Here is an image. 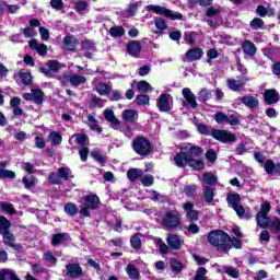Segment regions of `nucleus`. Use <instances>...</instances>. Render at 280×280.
<instances>
[{"instance_id": "obj_1", "label": "nucleus", "mask_w": 280, "mask_h": 280, "mask_svg": "<svg viewBox=\"0 0 280 280\" xmlns=\"http://www.w3.org/2000/svg\"><path fill=\"white\" fill-rule=\"evenodd\" d=\"M208 242L218 250L229 253L231 250V236L222 230H213L208 234Z\"/></svg>"}, {"instance_id": "obj_2", "label": "nucleus", "mask_w": 280, "mask_h": 280, "mask_svg": "<svg viewBox=\"0 0 280 280\" xmlns=\"http://www.w3.org/2000/svg\"><path fill=\"white\" fill-rule=\"evenodd\" d=\"M158 222L164 231H176L180 229V212L168 210L158 218Z\"/></svg>"}, {"instance_id": "obj_3", "label": "nucleus", "mask_w": 280, "mask_h": 280, "mask_svg": "<svg viewBox=\"0 0 280 280\" xmlns=\"http://www.w3.org/2000/svg\"><path fill=\"white\" fill-rule=\"evenodd\" d=\"M174 163L177 167H185V165H188V167H191V170H195L196 172L205 170V161L187 158V153H177L174 156Z\"/></svg>"}, {"instance_id": "obj_4", "label": "nucleus", "mask_w": 280, "mask_h": 280, "mask_svg": "<svg viewBox=\"0 0 280 280\" xmlns=\"http://www.w3.org/2000/svg\"><path fill=\"white\" fill-rule=\"evenodd\" d=\"M100 208V197L97 195H88L81 199L80 206V214L83 218H89L91 215V211H95V209Z\"/></svg>"}, {"instance_id": "obj_5", "label": "nucleus", "mask_w": 280, "mask_h": 280, "mask_svg": "<svg viewBox=\"0 0 280 280\" xmlns=\"http://www.w3.org/2000/svg\"><path fill=\"white\" fill-rule=\"evenodd\" d=\"M132 149L139 156H148L152 152V142L145 137H138L132 141Z\"/></svg>"}, {"instance_id": "obj_6", "label": "nucleus", "mask_w": 280, "mask_h": 280, "mask_svg": "<svg viewBox=\"0 0 280 280\" xmlns=\"http://www.w3.org/2000/svg\"><path fill=\"white\" fill-rule=\"evenodd\" d=\"M147 10L149 12H154L155 14H160V15L164 14V16H166V19H171V21H182L183 19V14L178 12H174L161 5L150 4V5H147Z\"/></svg>"}, {"instance_id": "obj_7", "label": "nucleus", "mask_w": 280, "mask_h": 280, "mask_svg": "<svg viewBox=\"0 0 280 280\" xmlns=\"http://www.w3.org/2000/svg\"><path fill=\"white\" fill-rule=\"evenodd\" d=\"M210 135L221 143H235L237 141V137L234 133L224 129H212Z\"/></svg>"}, {"instance_id": "obj_8", "label": "nucleus", "mask_w": 280, "mask_h": 280, "mask_svg": "<svg viewBox=\"0 0 280 280\" xmlns=\"http://www.w3.org/2000/svg\"><path fill=\"white\" fill-rule=\"evenodd\" d=\"M180 150L179 154H186L187 159H198V156H202L205 152L202 148L191 143L182 144Z\"/></svg>"}, {"instance_id": "obj_9", "label": "nucleus", "mask_w": 280, "mask_h": 280, "mask_svg": "<svg viewBox=\"0 0 280 280\" xmlns=\"http://www.w3.org/2000/svg\"><path fill=\"white\" fill-rule=\"evenodd\" d=\"M246 82H248V77L246 75L237 77V80L235 79L226 80V84L230 91H234L236 93H240V91H244V86H246Z\"/></svg>"}, {"instance_id": "obj_10", "label": "nucleus", "mask_w": 280, "mask_h": 280, "mask_svg": "<svg viewBox=\"0 0 280 280\" xmlns=\"http://www.w3.org/2000/svg\"><path fill=\"white\" fill-rule=\"evenodd\" d=\"M182 95L186 100L183 102V106H190L191 108H198V102L196 101V94L191 92V89L184 88L182 90Z\"/></svg>"}, {"instance_id": "obj_11", "label": "nucleus", "mask_w": 280, "mask_h": 280, "mask_svg": "<svg viewBox=\"0 0 280 280\" xmlns=\"http://www.w3.org/2000/svg\"><path fill=\"white\" fill-rule=\"evenodd\" d=\"M166 244L170 246L173 250H180L183 248V245L185 244V240L180 237L178 234H168L166 237Z\"/></svg>"}, {"instance_id": "obj_12", "label": "nucleus", "mask_w": 280, "mask_h": 280, "mask_svg": "<svg viewBox=\"0 0 280 280\" xmlns=\"http://www.w3.org/2000/svg\"><path fill=\"white\" fill-rule=\"evenodd\" d=\"M1 235L4 246H9V248H13L14 250H19V248H21V245L16 244V237L12 232H10V230L1 232Z\"/></svg>"}, {"instance_id": "obj_13", "label": "nucleus", "mask_w": 280, "mask_h": 280, "mask_svg": "<svg viewBox=\"0 0 280 280\" xmlns=\"http://www.w3.org/2000/svg\"><path fill=\"white\" fill-rule=\"evenodd\" d=\"M183 209L186 212L187 220H190L191 222L198 221L199 213L198 210L194 209V203L191 201L185 202Z\"/></svg>"}, {"instance_id": "obj_14", "label": "nucleus", "mask_w": 280, "mask_h": 280, "mask_svg": "<svg viewBox=\"0 0 280 280\" xmlns=\"http://www.w3.org/2000/svg\"><path fill=\"white\" fill-rule=\"evenodd\" d=\"M79 45L80 40H78L75 36L67 35L63 37V49H66L67 51H75Z\"/></svg>"}, {"instance_id": "obj_15", "label": "nucleus", "mask_w": 280, "mask_h": 280, "mask_svg": "<svg viewBox=\"0 0 280 280\" xmlns=\"http://www.w3.org/2000/svg\"><path fill=\"white\" fill-rule=\"evenodd\" d=\"M158 108L161 113H170L172 107L170 106V95L161 94L158 98Z\"/></svg>"}, {"instance_id": "obj_16", "label": "nucleus", "mask_w": 280, "mask_h": 280, "mask_svg": "<svg viewBox=\"0 0 280 280\" xmlns=\"http://www.w3.org/2000/svg\"><path fill=\"white\" fill-rule=\"evenodd\" d=\"M141 49V42L139 40H131L127 45V52L129 54V56H132V58H139Z\"/></svg>"}, {"instance_id": "obj_17", "label": "nucleus", "mask_w": 280, "mask_h": 280, "mask_svg": "<svg viewBox=\"0 0 280 280\" xmlns=\"http://www.w3.org/2000/svg\"><path fill=\"white\" fill-rule=\"evenodd\" d=\"M242 51L245 56L253 58L257 54V46H255V43L246 39L242 44Z\"/></svg>"}, {"instance_id": "obj_18", "label": "nucleus", "mask_w": 280, "mask_h": 280, "mask_svg": "<svg viewBox=\"0 0 280 280\" xmlns=\"http://www.w3.org/2000/svg\"><path fill=\"white\" fill-rule=\"evenodd\" d=\"M103 115L106 121H109V124H112V128H114V130H119V126L121 125V122L115 117V113L113 112V109H105Z\"/></svg>"}, {"instance_id": "obj_19", "label": "nucleus", "mask_w": 280, "mask_h": 280, "mask_svg": "<svg viewBox=\"0 0 280 280\" xmlns=\"http://www.w3.org/2000/svg\"><path fill=\"white\" fill-rule=\"evenodd\" d=\"M75 141V143L78 145H80V148H86L89 147V136L84 135V133H74L73 136H71V138L69 139V143L70 145L72 144V141Z\"/></svg>"}, {"instance_id": "obj_20", "label": "nucleus", "mask_w": 280, "mask_h": 280, "mask_svg": "<svg viewBox=\"0 0 280 280\" xmlns=\"http://www.w3.org/2000/svg\"><path fill=\"white\" fill-rule=\"evenodd\" d=\"M66 275L71 277V279H75V277H81L82 275V267L80 264H70L66 266Z\"/></svg>"}, {"instance_id": "obj_21", "label": "nucleus", "mask_w": 280, "mask_h": 280, "mask_svg": "<svg viewBox=\"0 0 280 280\" xmlns=\"http://www.w3.org/2000/svg\"><path fill=\"white\" fill-rule=\"evenodd\" d=\"M265 102L266 104L272 105L277 104L279 102V92L277 90L271 89V90H266L264 93Z\"/></svg>"}, {"instance_id": "obj_22", "label": "nucleus", "mask_w": 280, "mask_h": 280, "mask_svg": "<svg viewBox=\"0 0 280 280\" xmlns=\"http://www.w3.org/2000/svg\"><path fill=\"white\" fill-rule=\"evenodd\" d=\"M247 108H259V98L255 96H243L238 98Z\"/></svg>"}, {"instance_id": "obj_23", "label": "nucleus", "mask_w": 280, "mask_h": 280, "mask_svg": "<svg viewBox=\"0 0 280 280\" xmlns=\"http://www.w3.org/2000/svg\"><path fill=\"white\" fill-rule=\"evenodd\" d=\"M30 48L35 49L39 56H47V45L38 44V40L31 39L28 42Z\"/></svg>"}, {"instance_id": "obj_24", "label": "nucleus", "mask_w": 280, "mask_h": 280, "mask_svg": "<svg viewBox=\"0 0 280 280\" xmlns=\"http://www.w3.org/2000/svg\"><path fill=\"white\" fill-rule=\"evenodd\" d=\"M143 237L142 233H136L130 237V245L131 248L135 250H141V246H143V243L141 242V238Z\"/></svg>"}, {"instance_id": "obj_25", "label": "nucleus", "mask_w": 280, "mask_h": 280, "mask_svg": "<svg viewBox=\"0 0 280 280\" xmlns=\"http://www.w3.org/2000/svg\"><path fill=\"white\" fill-rule=\"evenodd\" d=\"M31 93H33V102L34 104L40 105L43 102H45V93L43 90L38 88H33L31 90Z\"/></svg>"}, {"instance_id": "obj_26", "label": "nucleus", "mask_w": 280, "mask_h": 280, "mask_svg": "<svg viewBox=\"0 0 280 280\" xmlns=\"http://www.w3.org/2000/svg\"><path fill=\"white\" fill-rule=\"evenodd\" d=\"M202 54L201 48H191L186 52V58L194 62L195 60H200V58H202Z\"/></svg>"}, {"instance_id": "obj_27", "label": "nucleus", "mask_w": 280, "mask_h": 280, "mask_svg": "<svg viewBox=\"0 0 280 280\" xmlns=\"http://www.w3.org/2000/svg\"><path fill=\"white\" fill-rule=\"evenodd\" d=\"M67 240H69V233L54 234L51 238V246H60V244H65Z\"/></svg>"}, {"instance_id": "obj_28", "label": "nucleus", "mask_w": 280, "mask_h": 280, "mask_svg": "<svg viewBox=\"0 0 280 280\" xmlns=\"http://www.w3.org/2000/svg\"><path fill=\"white\" fill-rule=\"evenodd\" d=\"M138 117L139 114H137V110L135 109H126L125 112H122V119L125 121H128L129 124H135Z\"/></svg>"}, {"instance_id": "obj_29", "label": "nucleus", "mask_w": 280, "mask_h": 280, "mask_svg": "<svg viewBox=\"0 0 280 280\" xmlns=\"http://www.w3.org/2000/svg\"><path fill=\"white\" fill-rule=\"evenodd\" d=\"M199 180L206 183V185H218V175L211 172L203 173L202 178H199Z\"/></svg>"}, {"instance_id": "obj_30", "label": "nucleus", "mask_w": 280, "mask_h": 280, "mask_svg": "<svg viewBox=\"0 0 280 280\" xmlns=\"http://www.w3.org/2000/svg\"><path fill=\"white\" fill-rule=\"evenodd\" d=\"M256 222L260 229H267L270 225V218H268V214L257 213Z\"/></svg>"}, {"instance_id": "obj_31", "label": "nucleus", "mask_w": 280, "mask_h": 280, "mask_svg": "<svg viewBox=\"0 0 280 280\" xmlns=\"http://www.w3.org/2000/svg\"><path fill=\"white\" fill-rule=\"evenodd\" d=\"M88 126L90 129H92L94 132H98V135L102 132V127L100 126V121L93 117V115H88Z\"/></svg>"}, {"instance_id": "obj_32", "label": "nucleus", "mask_w": 280, "mask_h": 280, "mask_svg": "<svg viewBox=\"0 0 280 280\" xmlns=\"http://www.w3.org/2000/svg\"><path fill=\"white\" fill-rule=\"evenodd\" d=\"M222 272H224V275H228L229 277H232V279H240V269L233 266H223Z\"/></svg>"}, {"instance_id": "obj_33", "label": "nucleus", "mask_w": 280, "mask_h": 280, "mask_svg": "<svg viewBox=\"0 0 280 280\" xmlns=\"http://www.w3.org/2000/svg\"><path fill=\"white\" fill-rule=\"evenodd\" d=\"M137 10H139V2L130 3L128 8L122 11V16L125 19H130V16H135V14H137Z\"/></svg>"}, {"instance_id": "obj_34", "label": "nucleus", "mask_w": 280, "mask_h": 280, "mask_svg": "<svg viewBox=\"0 0 280 280\" xmlns=\"http://www.w3.org/2000/svg\"><path fill=\"white\" fill-rule=\"evenodd\" d=\"M143 176V171L140 168H130L127 171V178L135 183V180H138V178H141Z\"/></svg>"}, {"instance_id": "obj_35", "label": "nucleus", "mask_w": 280, "mask_h": 280, "mask_svg": "<svg viewBox=\"0 0 280 280\" xmlns=\"http://www.w3.org/2000/svg\"><path fill=\"white\" fill-rule=\"evenodd\" d=\"M203 198L207 203L213 202V198H215V189L210 186L203 187Z\"/></svg>"}, {"instance_id": "obj_36", "label": "nucleus", "mask_w": 280, "mask_h": 280, "mask_svg": "<svg viewBox=\"0 0 280 280\" xmlns=\"http://www.w3.org/2000/svg\"><path fill=\"white\" fill-rule=\"evenodd\" d=\"M106 100L100 98L97 95H92L90 100L91 108H104Z\"/></svg>"}, {"instance_id": "obj_37", "label": "nucleus", "mask_w": 280, "mask_h": 280, "mask_svg": "<svg viewBox=\"0 0 280 280\" xmlns=\"http://www.w3.org/2000/svg\"><path fill=\"white\" fill-rule=\"evenodd\" d=\"M150 198L153 202H170V197L159 194L156 190L150 191Z\"/></svg>"}, {"instance_id": "obj_38", "label": "nucleus", "mask_w": 280, "mask_h": 280, "mask_svg": "<svg viewBox=\"0 0 280 280\" xmlns=\"http://www.w3.org/2000/svg\"><path fill=\"white\" fill-rule=\"evenodd\" d=\"M153 241L154 244H156V246L159 247V250L162 255L170 254V245L167 246V244H165V242H163L160 237H154Z\"/></svg>"}, {"instance_id": "obj_39", "label": "nucleus", "mask_w": 280, "mask_h": 280, "mask_svg": "<svg viewBox=\"0 0 280 280\" xmlns=\"http://www.w3.org/2000/svg\"><path fill=\"white\" fill-rule=\"evenodd\" d=\"M126 272L128 275V277L132 280H138L140 279L141 275L139 273V270L137 269V267H135V265L129 264L126 268Z\"/></svg>"}, {"instance_id": "obj_40", "label": "nucleus", "mask_w": 280, "mask_h": 280, "mask_svg": "<svg viewBox=\"0 0 280 280\" xmlns=\"http://www.w3.org/2000/svg\"><path fill=\"white\" fill-rule=\"evenodd\" d=\"M226 200L229 207H232V209H234L235 207H238V205H241L240 202L242 200V197H240V194L228 195Z\"/></svg>"}, {"instance_id": "obj_41", "label": "nucleus", "mask_w": 280, "mask_h": 280, "mask_svg": "<svg viewBox=\"0 0 280 280\" xmlns=\"http://www.w3.org/2000/svg\"><path fill=\"white\" fill-rule=\"evenodd\" d=\"M95 91L100 95H108V93L112 91V88L107 83H97L95 85Z\"/></svg>"}, {"instance_id": "obj_42", "label": "nucleus", "mask_w": 280, "mask_h": 280, "mask_svg": "<svg viewBox=\"0 0 280 280\" xmlns=\"http://www.w3.org/2000/svg\"><path fill=\"white\" fill-rule=\"evenodd\" d=\"M184 268L185 266L183 265V262L178 261L175 258L171 259V269L173 270V272H175V275H180Z\"/></svg>"}, {"instance_id": "obj_43", "label": "nucleus", "mask_w": 280, "mask_h": 280, "mask_svg": "<svg viewBox=\"0 0 280 280\" xmlns=\"http://www.w3.org/2000/svg\"><path fill=\"white\" fill-rule=\"evenodd\" d=\"M126 34V30L122 26H114L109 30V35L113 38H121Z\"/></svg>"}, {"instance_id": "obj_44", "label": "nucleus", "mask_w": 280, "mask_h": 280, "mask_svg": "<svg viewBox=\"0 0 280 280\" xmlns=\"http://www.w3.org/2000/svg\"><path fill=\"white\" fill-rule=\"evenodd\" d=\"M81 47L83 51H92V52L97 51V48L95 47V43L93 40L85 39L81 42Z\"/></svg>"}, {"instance_id": "obj_45", "label": "nucleus", "mask_w": 280, "mask_h": 280, "mask_svg": "<svg viewBox=\"0 0 280 280\" xmlns=\"http://www.w3.org/2000/svg\"><path fill=\"white\" fill-rule=\"evenodd\" d=\"M69 82L72 86H80V84H84L86 82V78L83 75L74 74L70 77Z\"/></svg>"}, {"instance_id": "obj_46", "label": "nucleus", "mask_w": 280, "mask_h": 280, "mask_svg": "<svg viewBox=\"0 0 280 280\" xmlns=\"http://www.w3.org/2000/svg\"><path fill=\"white\" fill-rule=\"evenodd\" d=\"M91 156H93L96 160V162L100 163L101 165H104L106 161H108V158L102 154V152H100L98 150L92 151Z\"/></svg>"}, {"instance_id": "obj_47", "label": "nucleus", "mask_w": 280, "mask_h": 280, "mask_svg": "<svg viewBox=\"0 0 280 280\" xmlns=\"http://www.w3.org/2000/svg\"><path fill=\"white\" fill-rule=\"evenodd\" d=\"M58 174L61 180H69V178H73L71 174V168L69 167H60L58 168Z\"/></svg>"}, {"instance_id": "obj_48", "label": "nucleus", "mask_w": 280, "mask_h": 280, "mask_svg": "<svg viewBox=\"0 0 280 280\" xmlns=\"http://www.w3.org/2000/svg\"><path fill=\"white\" fill-rule=\"evenodd\" d=\"M78 206H75V203L69 202L65 205V212L68 215H71L72 218L78 215Z\"/></svg>"}, {"instance_id": "obj_49", "label": "nucleus", "mask_w": 280, "mask_h": 280, "mask_svg": "<svg viewBox=\"0 0 280 280\" xmlns=\"http://www.w3.org/2000/svg\"><path fill=\"white\" fill-rule=\"evenodd\" d=\"M198 100H199V102H202L203 104L209 102V100H211V91H209L205 88L201 89L198 94Z\"/></svg>"}, {"instance_id": "obj_50", "label": "nucleus", "mask_w": 280, "mask_h": 280, "mask_svg": "<svg viewBox=\"0 0 280 280\" xmlns=\"http://www.w3.org/2000/svg\"><path fill=\"white\" fill-rule=\"evenodd\" d=\"M49 141H51L52 145H60L62 143V136L57 131H51L48 136Z\"/></svg>"}, {"instance_id": "obj_51", "label": "nucleus", "mask_w": 280, "mask_h": 280, "mask_svg": "<svg viewBox=\"0 0 280 280\" xmlns=\"http://www.w3.org/2000/svg\"><path fill=\"white\" fill-rule=\"evenodd\" d=\"M138 91H142V93H152L153 89L148 81H139L137 83Z\"/></svg>"}, {"instance_id": "obj_52", "label": "nucleus", "mask_w": 280, "mask_h": 280, "mask_svg": "<svg viewBox=\"0 0 280 280\" xmlns=\"http://www.w3.org/2000/svg\"><path fill=\"white\" fill-rule=\"evenodd\" d=\"M198 190L197 185H187L184 187V194L188 198H194L196 196V191Z\"/></svg>"}, {"instance_id": "obj_53", "label": "nucleus", "mask_w": 280, "mask_h": 280, "mask_svg": "<svg viewBox=\"0 0 280 280\" xmlns=\"http://www.w3.org/2000/svg\"><path fill=\"white\" fill-rule=\"evenodd\" d=\"M11 226H12V223L10 222V220H8V218L0 214V231H1V233L10 230Z\"/></svg>"}, {"instance_id": "obj_54", "label": "nucleus", "mask_w": 280, "mask_h": 280, "mask_svg": "<svg viewBox=\"0 0 280 280\" xmlns=\"http://www.w3.org/2000/svg\"><path fill=\"white\" fill-rule=\"evenodd\" d=\"M154 23L155 27L160 31L155 32V34H161L163 30L167 27V23H165V20H163V18H155Z\"/></svg>"}, {"instance_id": "obj_55", "label": "nucleus", "mask_w": 280, "mask_h": 280, "mask_svg": "<svg viewBox=\"0 0 280 280\" xmlns=\"http://www.w3.org/2000/svg\"><path fill=\"white\" fill-rule=\"evenodd\" d=\"M213 119L217 121V124H226L229 116L222 112H217L213 116Z\"/></svg>"}, {"instance_id": "obj_56", "label": "nucleus", "mask_w": 280, "mask_h": 280, "mask_svg": "<svg viewBox=\"0 0 280 280\" xmlns=\"http://www.w3.org/2000/svg\"><path fill=\"white\" fill-rule=\"evenodd\" d=\"M0 178L1 179H4V178L14 179V178H16V173H14V171L1 168L0 170Z\"/></svg>"}, {"instance_id": "obj_57", "label": "nucleus", "mask_w": 280, "mask_h": 280, "mask_svg": "<svg viewBox=\"0 0 280 280\" xmlns=\"http://www.w3.org/2000/svg\"><path fill=\"white\" fill-rule=\"evenodd\" d=\"M23 184L25 186V189H32L34 185L36 184V177L34 176H24L23 177Z\"/></svg>"}, {"instance_id": "obj_58", "label": "nucleus", "mask_w": 280, "mask_h": 280, "mask_svg": "<svg viewBox=\"0 0 280 280\" xmlns=\"http://www.w3.org/2000/svg\"><path fill=\"white\" fill-rule=\"evenodd\" d=\"M138 106H145L150 104V96L148 94H140L136 97Z\"/></svg>"}, {"instance_id": "obj_59", "label": "nucleus", "mask_w": 280, "mask_h": 280, "mask_svg": "<svg viewBox=\"0 0 280 280\" xmlns=\"http://www.w3.org/2000/svg\"><path fill=\"white\" fill-rule=\"evenodd\" d=\"M194 280H207V269L205 267H199L196 271Z\"/></svg>"}, {"instance_id": "obj_60", "label": "nucleus", "mask_w": 280, "mask_h": 280, "mask_svg": "<svg viewBox=\"0 0 280 280\" xmlns=\"http://www.w3.org/2000/svg\"><path fill=\"white\" fill-rule=\"evenodd\" d=\"M20 79L22 80V83H24L26 86H30V84H32V74L30 72L20 71Z\"/></svg>"}, {"instance_id": "obj_61", "label": "nucleus", "mask_w": 280, "mask_h": 280, "mask_svg": "<svg viewBox=\"0 0 280 280\" xmlns=\"http://www.w3.org/2000/svg\"><path fill=\"white\" fill-rule=\"evenodd\" d=\"M249 25L252 30H261V27H264V20L260 18H255L250 21Z\"/></svg>"}, {"instance_id": "obj_62", "label": "nucleus", "mask_w": 280, "mask_h": 280, "mask_svg": "<svg viewBox=\"0 0 280 280\" xmlns=\"http://www.w3.org/2000/svg\"><path fill=\"white\" fill-rule=\"evenodd\" d=\"M44 260L49 262V266H56L58 259L55 258L54 254L51 252L44 253Z\"/></svg>"}, {"instance_id": "obj_63", "label": "nucleus", "mask_w": 280, "mask_h": 280, "mask_svg": "<svg viewBox=\"0 0 280 280\" xmlns=\"http://www.w3.org/2000/svg\"><path fill=\"white\" fill-rule=\"evenodd\" d=\"M47 66L50 69V72L52 71V73H58V71H60V67H62V65H60V62L57 60L48 61Z\"/></svg>"}, {"instance_id": "obj_64", "label": "nucleus", "mask_w": 280, "mask_h": 280, "mask_svg": "<svg viewBox=\"0 0 280 280\" xmlns=\"http://www.w3.org/2000/svg\"><path fill=\"white\" fill-rule=\"evenodd\" d=\"M270 229H271V231H275V233H280V220H279V218H275L270 222Z\"/></svg>"}]
</instances>
